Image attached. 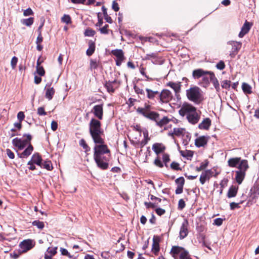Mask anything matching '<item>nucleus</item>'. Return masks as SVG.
<instances>
[{"instance_id": "nucleus-1", "label": "nucleus", "mask_w": 259, "mask_h": 259, "mask_svg": "<svg viewBox=\"0 0 259 259\" xmlns=\"http://www.w3.org/2000/svg\"><path fill=\"white\" fill-rule=\"evenodd\" d=\"M180 115L186 117L188 121L195 125L197 123L201 117V112L197 110L196 108L189 103H184L179 111Z\"/></svg>"}, {"instance_id": "nucleus-2", "label": "nucleus", "mask_w": 259, "mask_h": 259, "mask_svg": "<svg viewBox=\"0 0 259 259\" xmlns=\"http://www.w3.org/2000/svg\"><path fill=\"white\" fill-rule=\"evenodd\" d=\"M94 150V158L98 166L102 169H106L108 167V159L104 155L110 153L107 146L104 142L96 144Z\"/></svg>"}, {"instance_id": "nucleus-3", "label": "nucleus", "mask_w": 259, "mask_h": 259, "mask_svg": "<svg viewBox=\"0 0 259 259\" xmlns=\"http://www.w3.org/2000/svg\"><path fill=\"white\" fill-rule=\"evenodd\" d=\"M89 131L93 140L95 144L104 143L102 136L104 131L101 128V123L98 120L92 118L89 123Z\"/></svg>"}, {"instance_id": "nucleus-4", "label": "nucleus", "mask_w": 259, "mask_h": 259, "mask_svg": "<svg viewBox=\"0 0 259 259\" xmlns=\"http://www.w3.org/2000/svg\"><path fill=\"white\" fill-rule=\"evenodd\" d=\"M186 96L189 100L196 104H200L203 100L201 90L196 86H194L187 90Z\"/></svg>"}, {"instance_id": "nucleus-5", "label": "nucleus", "mask_w": 259, "mask_h": 259, "mask_svg": "<svg viewBox=\"0 0 259 259\" xmlns=\"http://www.w3.org/2000/svg\"><path fill=\"white\" fill-rule=\"evenodd\" d=\"M249 168V165L247 160H243L237 166V170L235 171V180L236 182L240 185L245 178L246 172Z\"/></svg>"}, {"instance_id": "nucleus-6", "label": "nucleus", "mask_w": 259, "mask_h": 259, "mask_svg": "<svg viewBox=\"0 0 259 259\" xmlns=\"http://www.w3.org/2000/svg\"><path fill=\"white\" fill-rule=\"evenodd\" d=\"M172 95L170 91L166 89H163L159 93L158 95V102L161 104L169 103L172 99Z\"/></svg>"}, {"instance_id": "nucleus-7", "label": "nucleus", "mask_w": 259, "mask_h": 259, "mask_svg": "<svg viewBox=\"0 0 259 259\" xmlns=\"http://www.w3.org/2000/svg\"><path fill=\"white\" fill-rule=\"evenodd\" d=\"M145 59L150 60L153 64L156 65H161L164 62V59L162 57L158 56L157 53L146 54Z\"/></svg>"}, {"instance_id": "nucleus-8", "label": "nucleus", "mask_w": 259, "mask_h": 259, "mask_svg": "<svg viewBox=\"0 0 259 259\" xmlns=\"http://www.w3.org/2000/svg\"><path fill=\"white\" fill-rule=\"evenodd\" d=\"M33 241L30 239L25 240L21 242L20 247L22 252H26L30 250L34 246Z\"/></svg>"}, {"instance_id": "nucleus-9", "label": "nucleus", "mask_w": 259, "mask_h": 259, "mask_svg": "<svg viewBox=\"0 0 259 259\" xmlns=\"http://www.w3.org/2000/svg\"><path fill=\"white\" fill-rule=\"evenodd\" d=\"M188 222L185 219L182 223L180 230L179 238L181 240L183 239L187 236L188 234Z\"/></svg>"}, {"instance_id": "nucleus-10", "label": "nucleus", "mask_w": 259, "mask_h": 259, "mask_svg": "<svg viewBox=\"0 0 259 259\" xmlns=\"http://www.w3.org/2000/svg\"><path fill=\"white\" fill-rule=\"evenodd\" d=\"M92 112L99 119H102L103 115V105L100 104L95 105L92 110Z\"/></svg>"}, {"instance_id": "nucleus-11", "label": "nucleus", "mask_w": 259, "mask_h": 259, "mask_svg": "<svg viewBox=\"0 0 259 259\" xmlns=\"http://www.w3.org/2000/svg\"><path fill=\"white\" fill-rule=\"evenodd\" d=\"M243 160L246 159H241L240 157H236L230 158L228 160V164L231 167H237L240 164Z\"/></svg>"}, {"instance_id": "nucleus-12", "label": "nucleus", "mask_w": 259, "mask_h": 259, "mask_svg": "<svg viewBox=\"0 0 259 259\" xmlns=\"http://www.w3.org/2000/svg\"><path fill=\"white\" fill-rule=\"evenodd\" d=\"M208 140L207 136H200L195 140V144L197 147H204L207 144Z\"/></svg>"}, {"instance_id": "nucleus-13", "label": "nucleus", "mask_w": 259, "mask_h": 259, "mask_svg": "<svg viewBox=\"0 0 259 259\" xmlns=\"http://www.w3.org/2000/svg\"><path fill=\"white\" fill-rule=\"evenodd\" d=\"M187 251L183 247L179 246H174L172 247L170 253L173 257H176L180 254L181 255L184 252Z\"/></svg>"}, {"instance_id": "nucleus-14", "label": "nucleus", "mask_w": 259, "mask_h": 259, "mask_svg": "<svg viewBox=\"0 0 259 259\" xmlns=\"http://www.w3.org/2000/svg\"><path fill=\"white\" fill-rule=\"evenodd\" d=\"M251 26V24L249 22L246 21L241 28V30L238 34V36L240 38L243 37L249 32Z\"/></svg>"}, {"instance_id": "nucleus-15", "label": "nucleus", "mask_w": 259, "mask_h": 259, "mask_svg": "<svg viewBox=\"0 0 259 259\" xmlns=\"http://www.w3.org/2000/svg\"><path fill=\"white\" fill-rule=\"evenodd\" d=\"M159 238L158 236H154L153 238L152 251L154 254H157L159 251Z\"/></svg>"}, {"instance_id": "nucleus-16", "label": "nucleus", "mask_w": 259, "mask_h": 259, "mask_svg": "<svg viewBox=\"0 0 259 259\" xmlns=\"http://www.w3.org/2000/svg\"><path fill=\"white\" fill-rule=\"evenodd\" d=\"M211 121L210 118H205L198 125V127L200 130H207L211 125Z\"/></svg>"}, {"instance_id": "nucleus-17", "label": "nucleus", "mask_w": 259, "mask_h": 259, "mask_svg": "<svg viewBox=\"0 0 259 259\" xmlns=\"http://www.w3.org/2000/svg\"><path fill=\"white\" fill-rule=\"evenodd\" d=\"M207 73H208V71H204L202 69H197L193 71L192 76L194 79H197L202 77L204 74Z\"/></svg>"}, {"instance_id": "nucleus-18", "label": "nucleus", "mask_w": 259, "mask_h": 259, "mask_svg": "<svg viewBox=\"0 0 259 259\" xmlns=\"http://www.w3.org/2000/svg\"><path fill=\"white\" fill-rule=\"evenodd\" d=\"M211 75H214V73L210 71H208V73L204 74V76H202V82L201 83L203 87L209 84V81L212 80V77H211Z\"/></svg>"}, {"instance_id": "nucleus-19", "label": "nucleus", "mask_w": 259, "mask_h": 259, "mask_svg": "<svg viewBox=\"0 0 259 259\" xmlns=\"http://www.w3.org/2000/svg\"><path fill=\"white\" fill-rule=\"evenodd\" d=\"M26 141L22 140L21 139L15 138L13 140V144L15 146L18 147L19 149H23L25 146Z\"/></svg>"}, {"instance_id": "nucleus-20", "label": "nucleus", "mask_w": 259, "mask_h": 259, "mask_svg": "<svg viewBox=\"0 0 259 259\" xmlns=\"http://www.w3.org/2000/svg\"><path fill=\"white\" fill-rule=\"evenodd\" d=\"M57 247H49L45 255V259H51L52 257L57 253Z\"/></svg>"}, {"instance_id": "nucleus-21", "label": "nucleus", "mask_w": 259, "mask_h": 259, "mask_svg": "<svg viewBox=\"0 0 259 259\" xmlns=\"http://www.w3.org/2000/svg\"><path fill=\"white\" fill-rule=\"evenodd\" d=\"M165 149V147L162 144L160 143H155L152 146V149L156 154L163 152Z\"/></svg>"}, {"instance_id": "nucleus-22", "label": "nucleus", "mask_w": 259, "mask_h": 259, "mask_svg": "<svg viewBox=\"0 0 259 259\" xmlns=\"http://www.w3.org/2000/svg\"><path fill=\"white\" fill-rule=\"evenodd\" d=\"M147 93V97L150 100H153L156 96L158 97L159 92L157 91H153L149 89H146Z\"/></svg>"}, {"instance_id": "nucleus-23", "label": "nucleus", "mask_w": 259, "mask_h": 259, "mask_svg": "<svg viewBox=\"0 0 259 259\" xmlns=\"http://www.w3.org/2000/svg\"><path fill=\"white\" fill-rule=\"evenodd\" d=\"M150 111V106L149 105H146L145 107L142 108V107H139L137 109V112L140 114L144 116V117H146L147 116V114Z\"/></svg>"}, {"instance_id": "nucleus-24", "label": "nucleus", "mask_w": 259, "mask_h": 259, "mask_svg": "<svg viewBox=\"0 0 259 259\" xmlns=\"http://www.w3.org/2000/svg\"><path fill=\"white\" fill-rule=\"evenodd\" d=\"M167 86H168L172 88L176 94L179 93L181 90V85L180 82H169L167 83Z\"/></svg>"}, {"instance_id": "nucleus-25", "label": "nucleus", "mask_w": 259, "mask_h": 259, "mask_svg": "<svg viewBox=\"0 0 259 259\" xmlns=\"http://www.w3.org/2000/svg\"><path fill=\"white\" fill-rule=\"evenodd\" d=\"M210 178V171L206 170L201 173L200 177V182L203 185L206 181L209 180Z\"/></svg>"}, {"instance_id": "nucleus-26", "label": "nucleus", "mask_w": 259, "mask_h": 259, "mask_svg": "<svg viewBox=\"0 0 259 259\" xmlns=\"http://www.w3.org/2000/svg\"><path fill=\"white\" fill-rule=\"evenodd\" d=\"M30 161H32L33 163L41 166L42 159L38 153H35L32 155Z\"/></svg>"}, {"instance_id": "nucleus-27", "label": "nucleus", "mask_w": 259, "mask_h": 259, "mask_svg": "<svg viewBox=\"0 0 259 259\" xmlns=\"http://www.w3.org/2000/svg\"><path fill=\"white\" fill-rule=\"evenodd\" d=\"M116 83V81L114 80L112 81L106 82L105 84V87L106 88L109 93H113L115 91L114 84Z\"/></svg>"}, {"instance_id": "nucleus-28", "label": "nucleus", "mask_w": 259, "mask_h": 259, "mask_svg": "<svg viewBox=\"0 0 259 259\" xmlns=\"http://www.w3.org/2000/svg\"><path fill=\"white\" fill-rule=\"evenodd\" d=\"M33 151V146L29 145L28 147L20 154V158H24L28 156L31 154Z\"/></svg>"}, {"instance_id": "nucleus-29", "label": "nucleus", "mask_w": 259, "mask_h": 259, "mask_svg": "<svg viewBox=\"0 0 259 259\" xmlns=\"http://www.w3.org/2000/svg\"><path fill=\"white\" fill-rule=\"evenodd\" d=\"M238 191V188H236L233 186H231L228 192L227 196L228 198H232L235 197L237 195Z\"/></svg>"}, {"instance_id": "nucleus-30", "label": "nucleus", "mask_w": 259, "mask_h": 259, "mask_svg": "<svg viewBox=\"0 0 259 259\" xmlns=\"http://www.w3.org/2000/svg\"><path fill=\"white\" fill-rule=\"evenodd\" d=\"M89 47L87 50L86 54L88 56H91L95 52V44L93 41H90L89 43Z\"/></svg>"}, {"instance_id": "nucleus-31", "label": "nucleus", "mask_w": 259, "mask_h": 259, "mask_svg": "<svg viewBox=\"0 0 259 259\" xmlns=\"http://www.w3.org/2000/svg\"><path fill=\"white\" fill-rule=\"evenodd\" d=\"M242 89L245 94H250L252 93L251 87L247 83L243 82L242 83Z\"/></svg>"}, {"instance_id": "nucleus-32", "label": "nucleus", "mask_w": 259, "mask_h": 259, "mask_svg": "<svg viewBox=\"0 0 259 259\" xmlns=\"http://www.w3.org/2000/svg\"><path fill=\"white\" fill-rule=\"evenodd\" d=\"M55 93V90L53 88L49 87L46 90L45 97L49 100H51Z\"/></svg>"}, {"instance_id": "nucleus-33", "label": "nucleus", "mask_w": 259, "mask_h": 259, "mask_svg": "<svg viewBox=\"0 0 259 259\" xmlns=\"http://www.w3.org/2000/svg\"><path fill=\"white\" fill-rule=\"evenodd\" d=\"M159 116V114L155 112L150 111L147 114L146 118L156 121Z\"/></svg>"}, {"instance_id": "nucleus-34", "label": "nucleus", "mask_w": 259, "mask_h": 259, "mask_svg": "<svg viewBox=\"0 0 259 259\" xmlns=\"http://www.w3.org/2000/svg\"><path fill=\"white\" fill-rule=\"evenodd\" d=\"M112 54L116 57V59L124 58L123 52L122 50L116 49L112 50Z\"/></svg>"}, {"instance_id": "nucleus-35", "label": "nucleus", "mask_w": 259, "mask_h": 259, "mask_svg": "<svg viewBox=\"0 0 259 259\" xmlns=\"http://www.w3.org/2000/svg\"><path fill=\"white\" fill-rule=\"evenodd\" d=\"M169 121L170 120L167 117L164 116L159 121L157 119L156 123L158 126L162 127L163 125L167 124L169 122Z\"/></svg>"}, {"instance_id": "nucleus-36", "label": "nucleus", "mask_w": 259, "mask_h": 259, "mask_svg": "<svg viewBox=\"0 0 259 259\" xmlns=\"http://www.w3.org/2000/svg\"><path fill=\"white\" fill-rule=\"evenodd\" d=\"M102 10L103 11L104 18L106 20V22L109 23H110V24L112 23V18L108 15L107 12V9L104 6H103L102 7Z\"/></svg>"}, {"instance_id": "nucleus-37", "label": "nucleus", "mask_w": 259, "mask_h": 259, "mask_svg": "<svg viewBox=\"0 0 259 259\" xmlns=\"http://www.w3.org/2000/svg\"><path fill=\"white\" fill-rule=\"evenodd\" d=\"M180 153L183 157H186L187 159H189L193 156V152L191 150L181 151Z\"/></svg>"}, {"instance_id": "nucleus-38", "label": "nucleus", "mask_w": 259, "mask_h": 259, "mask_svg": "<svg viewBox=\"0 0 259 259\" xmlns=\"http://www.w3.org/2000/svg\"><path fill=\"white\" fill-rule=\"evenodd\" d=\"M185 129L183 128H174L172 134L180 136L183 134Z\"/></svg>"}, {"instance_id": "nucleus-39", "label": "nucleus", "mask_w": 259, "mask_h": 259, "mask_svg": "<svg viewBox=\"0 0 259 259\" xmlns=\"http://www.w3.org/2000/svg\"><path fill=\"white\" fill-rule=\"evenodd\" d=\"M33 226H36L39 229H42L44 228V223L39 221H34L32 223Z\"/></svg>"}, {"instance_id": "nucleus-40", "label": "nucleus", "mask_w": 259, "mask_h": 259, "mask_svg": "<svg viewBox=\"0 0 259 259\" xmlns=\"http://www.w3.org/2000/svg\"><path fill=\"white\" fill-rule=\"evenodd\" d=\"M22 22L24 25H25L26 26H30L33 23V18L32 17H30L28 19H23L22 20Z\"/></svg>"}, {"instance_id": "nucleus-41", "label": "nucleus", "mask_w": 259, "mask_h": 259, "mask_svg": "<svg viewBox=\"0 0 259 259\" xmlns=\"http://www.w3.org/2000/svg\"><path fill=\"white\" fill-rule=\"evenodd\" d=\"M40 166L48 170H51L53 168V166L50 161H46L44 163H41Z\"/></svg>"}, {"instance_id": "nucleus-42", "label": "nucleus", "mask_w": 259, "mask_h": 259, "mask_svg": "<svg viewBox=\"0 0 259 259\" xmlns=\"http://www.w3.org/2000/svg\"><path fill=\"white\" fill-rule=\"evenodd\" d=\"M61 21L67 24H69L71 23V18L68 15H64L61 18Z\"/></svg>"}, {"instance_id": "nucleus-43", "label": "nucleus", "mask_w": 259, "mask_h": 259, "mask_svg": "<svg viewBox=\"0 0 259 259\" xmlns=\"http://www.w3.org/2000/svg\"><path fill=\"white\" fill-rule=\"evenodd\" d=\"M79 144L85 150V152H87V151H89L90 150V148L87 144V143L84 139H81L80 140Z\"/></svg>"}, {"instance_id": "nucleus-44", "label": "nucleus", "mask_w": 259, "mask_h": 259, "mask_svg": "<svg viewBox=\"0 0 259 259\" xmlns=\"http://www.w3.org/2000/svg\"><path fill=\"white\" fill-rule=\"evenodd\" d=\"M228 43L231 45L233 47H235V50L237 51L239 50L241 46V44L238 41H229Z\"/></svg>"}, {"instance_id": "nucleus-45", "label": "nucleus", "mask_w": 259, "mask_h": 259, "mask_svg": "<svg viewBox=\"0 0 259 259\" xmlns=\"http://www.w3.org/2000/svg\"><path fill=\"white\" fill-rule=\"evenodd\" d=\"M134 89L135 90V92L136 93V94H137L138 95H141L143 96L145 95L144 91L143 89H140L139 87L135 85L134 87Z\"/></svg>"}, {"instance_id": "nucleus-46", "label": "nucleus", "mask_w": 259, "mask_h": 259, "mask_svg": "<svg viewBox=\"0 0 259 259\" xmlns=\"http://www.w3.org/2000/svg\"><path fill=\"white\" fill-rule=\"evenodd\" d=\"M145 205L146 206V208H155L157 207V206L158 205V202H145L144 203Z\"/></svg>"}, {"instance_id": "nucleus-47", "label": "nucleus", "mask_w": 259, "mask_h": 259, "mask_svg": "<svg viewBox=\"0 0 259 259\" xmlns=\"http://www.w3.org/2000/svg\"><path fill=\"white\" fill-rule=\"evenodd\" d=\"M175 182L178 186H184L185 183V179L183 177H181L177 179L175 181Z\"/></svg>"}, {"instance_id": "nucleus-48", "label": "nucleus", "mask_w": 259, "mask_h": 259, "mask_svg": "<svg viewBox=\"0 0 259 259\" xmlns=\"http://www.w3.org/2000/svg\"><path fill=\"white\" fill-rule=\"evenodd\" d=\"M36 72L40 76H44L45 71L42 66H36Z\"/></svg>"}, {"instance_id": "nucleus-49", "label": "nucleus", "mask_w": 259, "mask_h": 259, "mask_svg": "<svg viewBox=\"0 0 259 259\" xmlns=\"http://www.w3.org/2000/svg\"><path fill=\"white\" fill-rule=\"evenodd\" d=\"M230 81L225 80L222 81L221 85L223 88L228 89L230 87Z\"/></svg>"}, {"instance_id": "nucleus-50", "label": "nucleus", "mask_w": 259, "mask_h": 259, "mask_svg": "<svg viewBox=\"0 0 259 259\" xmlns=\"http://www.w3.org/2000/svg\"><path fill=\"white\" fill-rule=\"evenodd\" d=\"M211 77H212V80L211 81L213 83V85H214V88L216 89H217L218 88H219V83L218 82V79L215 77L214 74V75H211Z\"/></svg>"}, {"instance_id": "nucleus-51", "label": "nucleus", "mask_w": 259, "mask_h": 259, "mask_svg": "<svg viewBox=\"0 0 259 259\" xmlns=\"http://www.w3.org/2000/svg\"><path fill=\"white\" fill-rule=\"evenodd\" d=\"M17 62L18 58L15 56L13 57L11 61V65L12 69H14L16 68Z\"/></svg>"}, {"instance_id": "nucleus-52", "label": "nucleus", "mask_w": 259, "mask_h": 259, "mask_svg": "<svg viewBox=\"0 0 259 259\" xmlns=\"http://www.w3.org/2000/svg\"><path fill=\"white\" fill-rule=\"evenodd\" d=\"M98 66V64L96 60L91 59L90 60V67L91 69H96Z\"/></svg>"}, {"instance_id": "nucleus-53", "label": "nucleus", "mask_w": 259, "mask_h": 259, "mask_svg": "<svg viewBox=\"0 0 259 259\" xmlns=\"http://www.w3.org/2000/svg\"><path fill=\"white\" fill-rule=\"evenodd\" d=\"M60 251L62 255H66L70 258H72V256L68 252V251L67 249L63 248H61Z\"/></svg>"}, {"instance_id": "nucleus-54", "label": "nucleus", "mask_w": 259, "mask_h": 259, "mask_svg": "<svg viewBox=\"0 0 259 259\" xmlns=\"http://www.w3.org/2000/svg\"><path fill=\"white\" fill-rule=\"evenodd\" d=\"M180 259H192V258H191L188 251H185L181 255H180Z\"/></svg>"}, {"instance_id": "nucleus-55", "label": "nucleus", "mask_w": 259, "mask_h": 259, "mask_svg": "<svg viewBox=\"0 0 259 259\" xmlns=\"http://www.w3.org/2000/svg\"><path fill=\"white\" fill-rule=\"evenodd\" d=\"M95 31L91 29H88L84 32V35L88 36H93L95 35Z\"/></svg>"}, {"instance_id": "nucleus-56", "label": "nucleus", "mask_w": 259, "mask_h": 259, "mask_svg": "<svg viewBox=\"0 0 259 259\" xmlns=\"http://www.w3.org/2000/svg\"><path fill=\"white\" fill-rule=\"evenodd\" d=\"M162 159H163V161L165 163V166H167V163L170 160V159H169V155L166 154V153H164L163 154V157H162Z\"/></svg>"}, {"instance_id": "nucleus-57", "label": "nucleus", "mask_w": 259, "mask_h": 259, "mask_svg": "<svg viewBox=\"0 0 259 259\" xmlns=\"http://www.w3.org/2000/svg\"><path fill=\"white\" fill-rule=\"evenodd\" d=\"M170 167L172 169L174 170H181V168L180 167V164L178 162H172L170 164Z\"/></svg>"}, {"instance_id": "nucleus-58", "label": "nucleus", "mask_w": 259, "mask_h": 259, "mask_svg": "<svg viewBox=\"0 0 259 259\" xmlns=\"http://www.w3.org/2000/svg\"><path fill=\"white\" fill-rule=\"evenodd\" d=\"M186 206L185 202L183 199H181L179 201L178 208L182 210Z\"/></svg>"}, {"instance_id": "nucleus-59", "label": "nucleus", "mask_w": 259, "mask_h": 259, "mask_svg": "<svg viewBox=\"0 0 259 259\" xmlns=\"http://www.w3.org/2000/svg\"><path fill=\"white\" fill-rule=\"evenodd\" d=\"M37 114L39 115H47V112L45 111V109L42 107H40L37 109Z\"/></svg>"}, {"instance_id": "nucleus-60", "label": "nucleus", "mask_w": 259, "mask_h": 259, "mask_svg": "<svg viewBox=\"0 0 259 259\" xmlns=\"http://www.w3.org/2000/svg\"><path fill=\"white\" fill-rule=\"evenodd\" d=\"M225 65L223 61H220L217 65L216 67L219 70H223L225 68Z\"/></svg>"}, {"instance_id": "nucleus-61", "label": "nucleus", "mask_w": 259, "mask_h": 259, "mask_svg": "<svg viewBox=\"0 0 259 259\" xmlns=\"http://www.w3.org/2000/svg\"><path fill=\"white\" fill-rule=\"evenodd\" d=\"M108 27H109L108 25L106 24L104 27L101 28L100 29V31L101 33H103V34L108 33Z\"/></svg>"}, {"instance_id": "nucleus-62", "label": "nucleus", "mask_w": 259, "mask_h": 259, "mask_svg": "<svg viewBox=\"0 0 259 259\" xmlns=\"http://www.w3.org/2000/svg\"><path fill=\"white\" fill-rule=\"evenodd\" d=\"M154 163L157 166L159 167H162L163 166V165L162 164V163L161 162V160H160V159L157 157V158H156L154 161Z\"/></svg>"}, {"instance_id": "nucleus-63", "label": "nucleus", "mask_w": 259, "mask_h": 259, "mask_svg": "<svg viewBox=\"0 0 259 259\" xmlns=\"http://www.w3.org/2000/svg\"><path fill=\"white\" fill-rule=\"evenodd\" d=\"M207 166V163H201V165L199 167H197L196 169L197 171H200L206 167Z\"/></svg>"}, {"instance_id": "nucleus-64", "label": "nucleus", "mask_w": 259, "mask_h": 259, "mask_svg": "<svg viewBox=\"0 0 259 259\" xmlns=\"http://www.w3.org/2000/svg\"><path fill=\"white\" fill-rule=\"evenodd\" d=\"M24 117H25V115H24V112H23L22 111L18 112V113L17 114V118L20 122H21L24 119Z\"/></svg>"}]
</instances>
